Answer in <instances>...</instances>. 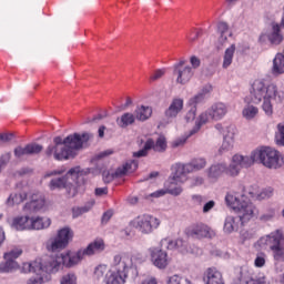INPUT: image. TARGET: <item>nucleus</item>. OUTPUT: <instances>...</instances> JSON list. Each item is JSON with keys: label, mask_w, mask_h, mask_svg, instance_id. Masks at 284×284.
<instances>
[{"label": "nucleus", "mask_w": 284, "mask_h": 284, "mask_svg": "<svg viewBox=\"0 0 284 284\" xmlns=\"http://www.w3.org/2000/svg\"><path fill=\"white\" fill-rule=\"evenodd\" d=\"M212 91V87H204L201 93H197L195 97L191 98L187 102V105H194L196 108V105L199 103H203V101L205 100V94H207L209 92Z\"/></svg>", "instance_id": "nucleus-36"}, {"label": "nucleus", "mask_w": 284, "mask_h": 284, "mask_svg": "<svg viewBox=\"0 0 284 284\" xmlns=\"http://www.w3.org/2000/svg\"><path fill=\"white\" fill-rule=\"evenodd\" d=\"M43 277H31L28 280L27 284H42Z\"/></svg>", "instance_id": "nucleus-62"}, {"label": "nucleus", "mask_w": 284, "mask_h": 284, "mask_svg": "<svg viewBox=\"0 0 284 284\" xmlns=\"http://www.w3.org/2000/svg\"><path fill=\"white\" fill-rule=\"evenodd\" d=\"M242 114L245 119H247L250 121L258 114V108H256L254 105H247L246 108L243 109Z\"/></svg>", "instance_id": "nucleus-42"}, {"label": "nucleus", "mask_w": 284, "mask_h": 284, "mask_svg": "<svg viewBox=\"0 0 284 284\" xmlns=\"http://www.w3.org/2000/svg\"><path fill=\"white\" fill-rule=\"evenodd\" d=\"M112 211H106L103 215H102V223H108V221H110L112 219Z\"/></svg>", "instance_id": "nucleus-63"}, {"label": "nucleus", "mask_w": 284, "mask_h": 284, "mask_svg": "<svg viewBox=\"0 0 284 284\" xmlns=\"http://www.w3.org/2000/svg\"><path fill=\"white\" fill-rule=\"evenodd\" d=\"M133 227L135 230H139L141 234H152L159 225H161V220L152 216V215H142L138 216L135 220H133Z\"/></svg>", "instance_id": "nucleus-9"}, {"label": "nucleus", "mask_w": 284, "mask_h": 284, "mask_svg": "<svg viewBox=\"0 0 284 284\" xmlns=\"http://www.w3.org/2000/svg\"><path fill=\"white\" fill-rule=\"evenodd\" d=\"M186 114L184 115V120L186 123H192L194 119H196V108L194 105L186 104Z\"/></svg>", "instance_id": "nucleus-43"}, {"label": "nucleus", "mask_w": 284, "mask_h": 284, "mask_svg": "<svg viewBox=\"0 0 284 284\" xmlns=\"http://www.w3.org/2000/svg\"><path fill=\"white\" fill-rule=\"evenodd\" d=\"M225 114H227V105L225 103L219 102L209 109V115L213 121H221Z\"/></svg>", "instance_id": "nucleus-23"}, {"label": "nucleus", "mask_w": 284, "mask_h": 284, "mask_svg": "<svg viewBox=\"0 0 284 284\" xmlns=\"http://www.w3.org/2000/svg\"><path fill=\"white\" fill-rule=\"evenodd\" d=\"M217 32L220 36L222 34H230V24L227 22H219L217 24Z\"/></svg>", "instance_id": "nucleus-50"}, {"label": "nucleus", "mask_w": 284, "mask_h": 284, "mask_svg": "<svg viewBox=\"0 0 284 284\" xmlns=\"http://www.w3.org/2000/svg\"><path fill=\"white\" fill-rule=\"evenodd\" d=\"M275 141L277 145H284V124H277V133L275 135Z\"/></svg>", "instance_id": "nucleus-46"}, {"label": "nucleus", "mask_w": 284, "mask_h": 284, "mask_svg": "<svg viewBox=\"0 0 284 284\" xmlns=\"http://www.w3.org/2000/svg\"><path fill=\"white\" fill-rule=\"evenodd\" d=\"M63 262L61 261V255L47 256L42 261L38 262V267L40 275L45 272V274H57L61 270Z\"/></svg>", "instance_id": "nucleus-13"}, {"label": "nucleus", "mask_w": 284, "mask_h": 284, "mask_svg": "<svg viewBox=\"0 0 284 284\" xmlns=\"http://www.w3.org/2000/svg\"><path fill=\"white\" fill-rule=\"evenodd\" d=\"M250 194H252L253 199H257V201H263L265 199H271V196L274 194V189L272 187H267L264 189L261 193L258 194H254L252 192H250Z\"/></svg>", "instance_id": "nucleus-41"}, {"label": "nucleus", "mask_w": 284, "mask_h": 284, "mask_svg": "<svg viewBox=\"0 0 284 284\" xmlns=\"http://www.w3.org/2000/svg\"><path fill=\"white\" fill-rule=\"evenodd\" d=\"M51 221L48 217H31L29 219V227L30 230H45V227H50Z\"/></svg>", "instance_id": "nucleus-26"}, {"label": "nucleus", "mask_w": 284, "mask_h": 284, "mask_svg": "<svg viewBox=\"0 0 284 284\" xmlns=\"http://www.w3.org/2000/svg\"><path fill=\"white\" fill-rule=\"evenodd\" d=\"M168 284H192L190 280L181 277L179 275L170 276L166 281Z\"/></svg>", "instance_id": "nucleus-45"}, {"label": "nucleus", "mask_w": 284, "mask_h": 284, "mask_svg": "<svg viewBox=\"0 0 284 284\" xmlns=\"http://www.w3.org/2000/svg\"><path fill=\"white\" fill-rule=\"evenodd\" d=\"M141 284H159L156 277H146L141 282Z\"/></svg>", "instance_id": "nucleus-64"}, {"label": "nucleus", "mask_w": 284, "mask_h": 284, "mask_svg": "<svg viewBox=\"0 0 284 284\" xmlns=\"http://www.w3.org/2000/svg\"><path fill=\"white\" fill-rule=\"evenodd\" d=\"M43 205H45V199L39 194H33L30 202L24 204L23 212L26 214H36V212L43 210Z\"/></svg>", "instance_id": "nucleus-18"}, {"label": "nucleus", "mask_w": 284, "mask_h": 284, "mask_svg": "<svg viewBox=\"0 0 284 284\" xmlns=\"http://www.w3.org/2000/svg\"><path fill=\"white\" fill-rule=\"evenodd\" d=\"M72 212H73V219H78V216L85 214V212H90V207L88 206L74 207Z\"/></svg>", "instance_id": "nucleus-53"}, {"label": "nucleus", "mask_w": 284, "mask_h": 284, "mask_svg": "<svg viewBox=\"0 0 284 284\" xmlns=\"http://www.w3.org/2000/svg\"><path fill=\"white\" fill-rule=\"evenodd\" d=\"M240 283L250 284L252 281H255L254 277H252V271L247 266H242L240 268V276H239Z\"/></svg>", "instance_id": "nucleus-38"}, {"label": "nucleus", "mask_w": 284, "mask_h": 284, "mask_svg": "<svg viewBox=\"0 0 284 284\" xmlns=\"http://www.w3.org/2000/svg\"><path fill=\"white\" fill-rule=\"evenodd\" d=\"M149 150H154V152H165V150H168V142L165 141V136H159L156 142H154L152 139H148L144 148L138 152H134L133 156H135L136 159L148 156Z\"/></svg>", "instance_id": "nucleus-12"}, {"label": "nucleus", "mask_w": 284, "mask_h": 284, "mask_svg": "<svg viewBox=\"0 0 284 284\" xmlns=\"http://www.w3.org/2000/svg\"><path fill=\"white\" fill-rule=\"evenodd\" d=\"M174 181L171 182V185L166 190H159L150 194L153 199H160V196H165V194H171V196H181L183 194V186H172Z\"/></svg>", "instance_id": "nucleus-24"}, {"label": "nucleus", "mask_w": 284, "mask_h": 284, "mask_svg": "<svg viewBox=\"0 0 284 284\" xmlns=\"http://www.w3.org/2000/svg\"><path fill=\"white\" fill-rule=\"evenodd\" d=\"M108 195V187H97L95 196H105Z\"/></svg>", "instance_id": "nucleus-59"}, {"label": "nucleus", "mask_w": 284, "mask_h": 284, "mask_svg": "<svg viewBox=\"0 0 284 284\" xmlns=\"http://www.w3.org/2000/svg\"><path fill=\"white\" fill-rule=\"evenodd\" d=\"M21 254H23V250L16 247V248H12L10 252L4 253V258H8V260L11 258L12 261H14L16 258H19Z\"/></svg>", "instance_id": "nucleus-48"}, {"label": "nucleus", "mask_w": 284, "mask_h": 284, "mask_svg": "<svg viewBox=\"0 0 284 284\" xmlns=\"http://www.w3.org/2000/svg\"><path fill=\"white\" fill-rule=\"evenodd\" d=\"M61 284H77V275L72 273H68L67 275L62 276Z\"/></svg>", "instance_id": "nucleus-49"}, {"label": "nucleus", "mask_w": 284, "mask_h": 284, "mask_svg": "<svg viewBox=\"0 0 284 284\" xmlns=\"http://www.w3.org/2000/svg\"><path fill=\"white\" fill-rule=\"evenodd\" d=\"M272 72L275 75L284 74V50L282 53H277L273 60Z\"/></svg>", "instance_id": "nucleus-28"}, {"label": "nucleus", "mask_w": 284, "mask_h": 284, "mask_svg": "<svg viewBox=\"0 0 284 284\" xmlns=\"http://www.w3.org/2000/svg\"><path fill=\"white\" fill-rule=\"evenodd\" d=\"M94 139V134L92 133H73L68 135L67 138L55 136L53 139V144L49 145L44 155L47 159H53L55 161H69V159H74L77 156V152L79 150H83V148H88V142Z\"/></svg>", "instance_id": "nucleus-1"}, {"label": "nucleus", "mask_w": 284, "mask_h": 284, "mask_svg": "<svg viewBox=\"0 0 284 284\" xmlns=\"http://www.w3.org/2000/svg\"><path fill=\"white\" fill-rule=\"evenodd\" d=\"M265 258H267V255L265 253H258L255 258V267H263L265 265Z\"/></svg>", "instance_id": "nucleus-51"}, {"label": "nucleus", "mask_w": 284, "mask_h": 284, "mask_svg": "<svg viewBox=\"0 0 284 284\" xmlns=\"http://www.w3.org/2000/svg\"><path fill=\"white\" fill-rule=\"evenodd\" d=\"M112 267L113 273L106 276L104 284H124L128 276L130 278L139 276V270L134 265V260L125 253L114 255Z\"/></svg>", "instance_id": "nucleus-3"}, {"label": "nucleus", "mask_w": 284, "mask_h": 284, "mask_svg": "<svg viewBox=\"0 0 284 284\" xmlns=\"http://www.w3.org/2000/svg\"><path fill=\"white\" fill-rule=\"evenodd\" d=\"M258 216V212H237V215H227L224 221V232L232 234L239 232V227H243L245 223H250L252 219Z\"/></svg>", "instance_id": "nucleus-6"}, {"label": "nucleus", "mask_w": 284, "mask_h": 284, "mask_svg": "<svg viewBox=\"0 0 284 284\" xmlns=\"http://www.w3.org/2000/svg\"><path fill=\"white\" fill-rule=\"evenodd\" d=\"M266 243L273 254L274 261L277 263L284 262V235L283 231L277 230L272 232L266 237Z\"/></svg>", "instance_id": "nucleus-7"}, {"label": "nucleus", "mask_w": 284, "mask_h": 284, "mask_svg": "<svg viewBox=\"0 0 284 284\" xmlns=\"http://www.w3.org/2000/svg\"><path fill=\"white\" fill-rule=\"evenodd\" d=\"M12 227H14V230H18L20 232H23V230H30V217L29 216L14 217L12 221Z\"/></svg>", "instance_id": "nucleus-30"}, {"label": "nucleus", "mask_w": 284, "mask_h": 284, "mask_svg": "<svg viewBox=\"0 0 284 284\" xmlns=\"http://www.w3.org/2000/svg\"><path fill=\"white\" fill-rule=\"evenodd\" d=\"M186 164L189 165L191 172H199L204 170V168L207 165V160H205V158H195Z\"/></svg>", "instance_id": "nucleus-35"}, {"label": "nucleus", "mask_w": 284, "mask_h": 284, "mask_svg": "<svg viewBox=\"0 0 284 284\" xmlns=\"http://www.w3.org/2000/svg\"><path fill=\"white\" fill-rule=\"evenodd\" d=\"M10 163V153H6L0 158V172Z\"/></svg>", "instance_id": "nucleus-54"}, {"label": "nucleus", "mask_w": 284, "mask_h": 284, "mask_svg": "<svg viewBox=\"0 0 284 284\" xmlns=\"http://www.w3.org/2000/svg\"><path fill=\"white\" fill-rule=\"evenodd\" d=\"M136 118L134 113L126 112L116 119L119 128H128L129 125H134Z\"/></svg>", "instance_id": "nucleus-33"}, {"label": "nucleus", "mask_w": 284, "mask_h": 284, "mask_svg": "<svg viewBox=\"0 0 284 284\" xmlns=\"http://www.w3.org/2000/svg\"><path fill=\"white\" fill-rule=\"evenodd\" d=\"M232 165H234V158H232V162L229 165L225 164H215L212 165L209 169V176L211 179H219V176H221V174H223V172H225L226 174H229V176H239V174H232L230 171L232 170Z\"/></svg>", "instance_id": "nucleus-20"}, {"label": "nucleus", "mask_w": 284, "mask_h": 284, "mask_svg": "<svg viewBox=\"0 0 284 284\" xmlns=\"http://www.w3.org/2000/svg\"><path fill=\"white\" fill-rule=\"evenodd\" d=\"M190 63L193 71L196 70V68H201V59H199L196 55H192L190 58Z\"/></svg>", "instance_id": "nucleus-55"}, {"label": "nucleus", "mask_w": 284, "mask_h": 284, "mask_svg": "<svg viewBox=\"0 0 284 284\" xmlns=\"http://www.w3.org/2000/svg\"><path fill=\"white\" fill-rule=\"evenodd\" d=\"M250 284H270V282H267V277L260 276L255 277V281H251Z\"/></svg>", "instance_id": "nucleus-58"}, {"label": "nucleus", "mask_w": 284, "mask_h": 284, "mask_svg": "<svg viewBox=\"0 0 284 284\" xmlns=\"http://www.w3.org/2000/svg\"><path fill=\"white\" fill-rule=\"evenodd\" d=\"M139 168V162L135 160H129L126 161L125 165L122 168H118L115 171V176H125L128 172H136V169Z\"/></svg>", "instance_id": "nucleus-27"}, {"label": "nucleus", "mask_w": 284, "mask_h": 284, "mask_svg": "<svg viewBox=\"0 0 284 284\" xmlns=\"http://www.w3.org/2000/svg\"><path fill=\"white\" fill-rule=\"evenodd\" d=\"M88 179L83 173L79 171V168H73L67 172L63 176L52 178L49 182V189L65 190L71 199H74L79 194V187L85 185Z\"/></svg>", "instance_id": "nucleus-5"}, {"label": "nucleus", "mask_w": 284, "mask_h": 284, "mask_svg": "<svg viewBox=\"0 0 284 284\" xmlns=\"http://www.w3.org/2000/svg\"><path fill=\"white\" fill-rule=\"evenodd\" d=\"M72 236H74V233L70 227L61 229L55 237H51L45 243L48 252H61V250H65Z\"/></svg>", "instance_id": "nucleus-8"}, {"label": "nucleus", "mask_w": 284, "mask_h": 284, "mask_svg": "<svg viewBox=\"0 0 284 284\" xmlns=\"http://www.w3.org/2000/svg\"><path fill=\"white\" fill-rule=\"evenodd\" d=\"M184 101L181 98H174L164 112L166 119H176L183 112Z\"/></svg>", "instance_id": "nucleus-19"}, {"label": "nucleus", "mask_w": 284, "mask_h": 284, "mask_svg": "<svg viewBox=\"0 0 284 284\" xmlns=\"http://www.w3.org/2000/svg\"><path fill=\"white\" fill-rule=\"evenodd\" d=\"M236 52V44H231L230 48H227L223 55V63L222 68L224 70H227L230 65H232V61L234 59V53Z\"/></svg>", "instance_id": "nucleus-32"}, {"label": "nucleus", "mask_w": 284, "mask_h": 284, "mask_svg": "<svg viewBox=\"0 0 284 284\" xmlns=\"http://www.w3.org/2000/svg\"><path fill=\"white\" fill-rule=\"evenodd\" d=\"M278 94V88L275 84H266L263 80H255L251 89V101L252 103L258 104L261 101L262 110L266 116L274 114V105L272 101L276 99Z\"/></svg>", "instance_id": "nucleus-4"}, {"label": "nucleus", "mask_w": 284, "mask_h": 284, "mask_svg": "<svg viewBox=\"0 0 284 284\" xmlns=\"http://www.w3.org/2000/svg\"><path fill=\"white\" fill-rule=\"evenodd\" d=\"M43 152V145L38 143H29L26 146H17L13 151L16 159H23V156H34V154H41Z\"/></svg>", "instance_id": "nucleus-15"}, {"label": "nucleus", "mask_w": 284, "mask_h": 284, "mask_svg": "<svg viewBox=\"0 0 284 284\" xmlns=\"http://www.w3.org/2000/svg\"><path fill=\"white\" fill-rule=\"evenodd\" d=\"M205 284H225L223 282V274L216 267H210L204 273Z\"/></svg>", "instance_id": "nucleus-22"}, {"label": "nucleus", "mask_w": 284, "mask_h": 284, "mask_svg": "<svg viewBox=\"0 0 284 284\" xmlns=\"http://www.w3.org/2000/svg\"><path fill=\"white\" fill-rule=\"evenodd\" d=\"M151 252V261L155 267L159 270H165L172 262V257L168 256V252L163 251V248L153 247L150 250Z\"/></svg>", "instance_id": "nucleus-14"}, {"label": "nucleus", "mask_w": 284, "mask_h": 284, "mask_svg": "<svg viewBox=\"0 0 284 284\" xmlns=\"http://www.w3.org/2000/svg\"><path fill=\"white\" fill-rule=\"evenodd\" d=\"M134 116L138 121H148L152 116V108L145 105L138 106L134 111Z\"/></svg>", "instance_id": "nucleus-31"}, {"label": "nucleus", "mask_w": 284, "mask_h": 284, "mask_svg": "<svg viewBox=\"0 0 284 284\" xmlns=\"http://www.w3.org/2000/svg\"><path fill=\"white\" fill-rule=\"evenodd\" d=\"M6 263L0 264V273L1 274H8L9 272H12V270H17L19 267V264L17 261L11 258H4Z\"/></svg>", "instance_id": "nucleus-39"}, {"label": "nucleus", "mask_w": 284, "mask_h": 284, "mask_svg": "<svg viewBox=\"0 0 284 284\" xmlns=\"http://www.w3.org/2000/svg\"><path fill=\"white\" fill-rule=\"evenodd\" d=\"M21 272H23L24 274L33 272L34 274L40 275L39 262L36 261V262H32V263H23Z\"/></svg>", "instance_id": "nucleus-40"}, {"label": "nucleus", "mask_w": 284, "mask_h": 284, "mask_svg": "<svg viewBox=\"0 0 284 284\" xmlns=\"http://www.w3.org/2000/svg\"><path fill=\"white\" fill-rule=\"evenodd\" d=\"M105 250V242L102 239H97L91 242L85 248H83L87 256H94V254H101Z\"/></svg>", "instance_id": "nucleus-25"}, {"label": "nucleus", "mask_w": 284, "mask_h": 284, "mask_svg": "<svg viewBox=\"0 0 284 284\" xmlns=\"http://www.w3.org/2000/svg\"><path fill=\"white\" fill-rule=\"evenodd\" d=\"M173 75L176 77V83L180 85H186V83L192 81L194 71L192 70V67L185 65V60H180L173 65Z\"/></svg>", "instance_id": "nucleus-11"}, {"label": "nucleus", "mask_w": 284, "mask_h": 284, "mask_svg": "<svg viewBox=\"0 0 284 284\" xmlns=\"http://www.w3.org/2000/svg\"><path fill=\"white\" fill-rule=\"evenodd\" d=\"M200 34H201V32H199V31H193V32L187 37L190 43H194V41H196V39H199Z\"/></svg>", "instance_id": "nucleus-61"}, {"label": "nucleus", "mask_w": 284, "mask_h": 284, "mask_svg": "<svg viewBox=\"0 0 284 284\" xmlns=\"http://www.w3.org/2000/svg\"><path fill=\"white\" fill-rule=\"evenodd\" d=\"M26 199H28V193L26 192L10 194L7 200V205L9 207H13V205H21Z\"/></svg>", "instance_id": "nucleus-34"}, {"label": "nucleus", "mask_w": 284, "mask_h": 284, "mask_svg": "<svg viewBox=\"0 0 284 284\" xmlns=\"http://www.w3.org/2000/svg\"><path fill=\"white\" fill-rule=\"evenodd\" d=\"M186 236L191 239H211L212 233L205 224H193L185 230Z\"/></svg>", "instance_id": "nucleus-16"}, {"label": "nucleus", "mask_w": 284, "mask_h": 284, "mask_svg": "<svg viewBox=\"0 0 284 284\" xmlns=\"http://www.w3.org/2000/svg\"><path fill=\"white\" fill-rule=\"evenodd\" d=\"M214 205H216V202H214V200H211L207 203H205L204 206H203V213L207 214V212L213 210Z\"/></svg>", "instance_id": "nucleus-56"}, {"label": "nucleus", "mask_w": 284, "mask_h": 284, "mask_svg": "<svg viewBox=\"0 0 284 284\" xmlns=\"http://www.w3.org/2000/svg\"><path fill=\"white\" fill-rule=\"evenodd\" d=\"M87 256L85 251L79 250L75 253L67 252L60 254V261H62V265L64 267H74V265H79L82 258Z\"/></svg>", "instance_id": "nucleus-17"}, {"label": "nucleus", "mask_w": 284, "mask_h": 284, "mask_svg": "<svg viewBox=\"0 0 284 284\" xmlns=\"http://www.w3.org/2000/svg\"><path fill=\"white\" fill-rule=\"evenodd\" d=\"M176 250L181 252V254H187L190 252V245L187 244V241L183 239L176 240Z\"/></svg>", "instance_id": "nucleus-44"}, {"label": "nucleus", "mask_w": 284, "mask_h": 284, "mask_svg": "<svg viewBox=\"0 0 284 284\" xmlns=\"http://www.w3.org/2000/svg\"><path fill=\"white\" fill-rule=\"evenodd\" d=\"M160 247L163 250L165 247L166 250H176V240L172 241L170 239H163L160 242Z\"/></svg>", "instance_id": "nucleus-47"}, {"label": "nucleus", "mask_w": 284, "mask_h": 284, "mask_svg": "<svg viewBox=\"0 0 284 284\" xmlns=\"http://www.w3.org/2000/svg\"><path fill=\"white\" fill-rule=\"evenodd\" d=\"M234 149V132L229 131L226 135H224L223 143L221 148L219 149L220 154H223L225 152H230V150Z\"/></svg>", "instance_id": "nucleus-29"}, {"label": "nucleus", "mask_w": 284, "mask_h": 284, "mask_svg": "<svg viewBox=\"0 0 284 284\" xmlns=\"http://www.w3.org/2000/svg\"><path fill=\"white\" fill-rule=\"evenodd\" d=\"M61 174H63V170L49 171L44 174V179H50V176H61Z\"/></svg>", "instance_id": "nucleus-57"}, {"label": "nucleus", "mask_w": 284, "mask_h": 284, "mask_svg": "<svg viewBox=\"0 0 284 284\" xmlns=\"http://www.w3.org/2000/svg\"><path fill=\"white\" fill-rule=\"evenodd\" d=\"M255 163H262L268 170H278L284 162L278 151L272 148H262L253 151L251 156L233 155V165L230 172L231 174H239L243 168H252Z\"/></svg>", "instance_id": "nucleus-2"}, {"label": "nucleus", "mask_w": 284, "mask_h": 284, "mask_svg": "<svg viewBox=\"0 0 284 284\" xmlns=\"http://www.w3.org/2000/svg\"><path fill=\"white\" fill-rule=\"evenodd\" d=\"M173 173V181L175 183H185L187 181V174H192V171L190 170L189 164H175Z\"/></svg>", "instance_id": "nucleus-21"}, {"label": "nucleus", "mask_w": 284, "mask_h": 284, "mask_svg": "<svg viewBox=\"0 0 284 284\" xmlns=\"http://www.w3.org/2000/svg\"><path fill=\"white\" fill-rule=\"evenodd\" d=\"M210 119H211L210 110H207V112L200 114L195 122L194 129L191 130V132H190V136H192V134H196V132H199L201 130V126L205 125V123H207V121H210Z\"/></svg>", "instance_id": "nucleus-37"}, {"label": "nucleus", "mask_w": 284, "mask_h": 284, "mask_svg": "<svg viewBox=\"0 0 284 284\" xmlns=\"http://www.w3.org/2000/svg\"><path fill=\"white\" fill-rule=\"evenodd\" d=\"M162 77H165V69H156L150 77V81H159Z\"/></svg>", "instance_id": "nucleus-52"}, {"label": "nucleus", "mask_w": 284, "mask_h": 284, "mask_svg": "<svg viewBox=\"0 0 284 284\" xmlns=\"http://www.w3.org/2000/svg\"><path fill=\"white\" fill-rule=\"evenodd\" d=\"M227 37H232V32L219 37L220 45H225V43H227Z\"/></svg>", "instance_id": "nucleus-60"}, {"label": "nucleus", "mask_w": 284, "mask_h": 284, "mask_svg": "<svg viewBox=\"0 0 284 284\" xmlns=\"http://www.w3.org/2000/svg\"><path fill=\"white\" fill-rule=\"evenodd\" d=\"M225 202L229 207L236 210V212H258V209L252 202L245 200V196L241 199L232 193L226 194Z\"/></svg>", "instance_id": "nucleus-10"}]
</instances>
